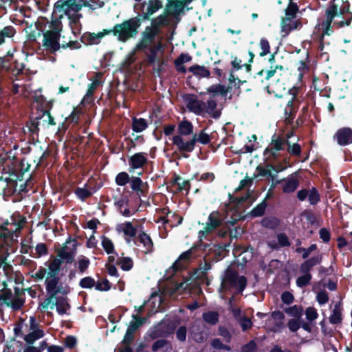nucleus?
<instances>
[{
	"mask_svg": "<svg viewBox=\"0 0 352 352\" xmlns=\"http://www.w3.org/2000/svg\"><path fill=\"white\" fill-rule=\"evenodd\" d=\"M163 8V2L161 0H148L143 1L142 2L135 3L133 6V10L136 15L133 17L129 18L131 21H135L136 32L134 34V38L137 36L139 33V30L142 25L147 21H150V27L157 32L162 33V28L167 27L170 24L168 19V14L165 11L164 13L158 15L156 17H152L157 11Z\"/></svg>",
	"mask_w": 352,
	"mask_h": 352,
	"instance_id": "1",
	"label": "nucleus"
},
{
	"mask_svg": "<svg viewBox=\"0 0 352 352\" xmlns=\"http://www.w3.org/2000/svg\"><path fill=\"white\" fill-rule=\"evenodd\" d=\"M132 19H125L120 23H116L113 28L107 30L104 29L102 32L97 34L85 32L84 33L80 41L87 45H98L101 42V39L106 35L112 34L117 39L122 43H126L131 38H134L136 28L135 21Z\"/></svg>",
	"mask_w": 352,
	"mask_h": 352,
	"instance_id": "2",
	"label": "nucleus"
},
{
	"mask_svg": "<svg viewBox=\"0 0 352 352\" xmlns=\"http://www.w3.org/2000/svg\"><path fill=\"white\" fill-rule=\"evenodd\" d=\"M219 292L221 293L236 289L238 294L242 293L247 287L248 280L245 276H240L239 272L228 266L221 275Z\"/></svg>",
	"mask_w": 352,
	"mask_h": 352,
	"instance_id": "3",
	"label": "nucleus"
},
{
	"mask_svg": "<svg viewBox=\"0 0 352 352\" xmlns=\"http://www.w3.org/2000/svg\"><path fill=\"white\" fill-rule=\"evenodd\" d=\"M288 144V140L283 138V133H274L271 138L269 146L265 148L263 155L267 160H276L278 157L279 151H285Z\"/></svg>",
	"mask_w": 352,
	"mask_h": 352,
	"instance_id": "4",
	"label": "nucleus"
},
{
	"mask_svg": "<svg viewBox=\"0 0 352 352\" xmlns=\"http://www.w3.org/2000/svg\"><path fill=\"white\" fill-rule=\"evenodd\" d=\"M60 278L56 280L55 283H45L46 292L47 294V298L44 301L39 304V308L43 310L47 309L49 305L51 304L52 300L55 298L58 294H62L63 295H67L69 291V287L68 285L63 286V284H59Z\"/></svg>",
	"mask_w": 352,
	"mask_h": 352,
	"instance_id": "5",
	"label": "nucleus"
},
{
	"mask_svg": "<svg viewBox=\"0 0 352 352\" xmlns=\"http://www.w3.org/2000/svg\"><path fill=\"white\" fill-rule=\"evenodd\" d=\"M175 328L176 324L172 320L163 319L150 329L148 336L152 339L166 338L174 333Z\"/></svg>",
	"mask_w": 352,
	"mask_h": 352,
	"instance_id": "6",
	"label": "nucleus"
},
{
	"mask_svg": "<svg viewBox=\"0 0 352 352\" xmlns=\"http://www.w3.org/2000/svg\"><path fill=\"white\" fill-rule=\"evenodd\" d=\"M161 33L147 25L141 32V36L135 45V50L139 52H144L150 45L156 44V38Z\"/></svg>",
	"mask_w": 352,
	"mask_h": 352,
	"instance_id": "7",
	"label": "nucleus"
},
{
	"mask_svg": "<svg viewBox=\"0 0 352 352\" xmlns=\"http://www.w3.org/2000/svg\"><path fill=\"white\" fill-rule=\"evenodd\" d=\"M183 100L186 108L190 112L197 116H203L205 112L206 102L199 100L197 96L194 94H186L183 95Z\"/></svg>",
	"mask_w": 352,
	"mask_h": 352,
	"instance_id": "8",
	"label": "nucleus"
},
{
	"mask_svg": "<svg viewBox=\"0 0 352 352\" xmlns=\"http://www.w3.org/2000/svg\"><path fill=\"white\" fill-rule=\"evenodd\" d=\"M221 223L222 221L220 218L219 212L218 211L212 212L208 217V221L206 223V226L204 228V230H199L198 232L199 241L202 242L203 239H206L207 236L220 227Z\"/></svg>",
	"mask_w": 352,
	"mask_h": 352,
	"instance_id": "9",
	"label": "nucleus"
},
{
	"mask_svg": "<svg viewBox=\"0 0 352 352\" xmlns=\"http://www.w3.org/2000/svg\"><path fill=\"white\" fill-rule=\"evenodd\" d=\"M43 47L44 50L49 54H55L60 50V35L54 32H45L43 34Z\"/></svg>",
	"mask_w": 352,
	"mask_h": 352,
	"instance_id": "10",
	"label": "nucleus"
},
{
	"mask_svg": "<svg viewBox=\"0 0 352 352\" xmlns=\"http://www.w3.org/2000/svg\"><path fill=\"white\" fill-rule=\"evenodd\" d=\"M173 144L176 146L177 150L182 154L185 158H188V153L194 151L195 147V138H191L189 140L185 141L181 135H174L172 138Z\"/></svg>",
	"mask_w": 352,
	"mask_h": 352,
	"instance_id": "11",
	"label": "nucleus"
},
{
	"mask_svg": "<svg viewBox=\"0 0 352 352\" xmlns=\"http://www.w3.org/2000/svg\"><path fill=\"white\" fill-rule=\"evenodd\" d=\"M82 6L96 10V8H94V6L87 0H58L56 1V7L60 8V9L65 8L67 10H73L74 12H78Z\"/></svg>",
	"mask_w": 352,
	"mask_h": 352,
	"instance_id": "12",
	"label": "nucleus"
},
{
	"mask_svg": "<svg viewBox=\"0 0 352 352\" xmlns=\"http://www.w3.org/2000/svg\"><path fill=\"white\" fill-rule=\"evenodd\" d=\"M116 190L118 192L120 197H119L118 195H115L112 196L115 206L124 217H130L132 213L129 209V197L121 193V190L119 188H118Z\"/></svg>",
	"mask_w": 352,
	"mask_h": 352,
	"instance_id": "13",
	"label": "nucleus"
},
{
	"mask_svg": "<svg viewBox=\"0 0 352 352\" xmlns=\"http://www.w3.org/2000/svg\"><path fill=\"white\" fill-rule=\"evenodd\" d=\"M314 267L306 259L300 265V272L302 275L297 278L296 280V285L300 288H304L310 284L312 279V275L310 273Z\"/></svg>",
	"mask_w": 352,
	"mask_h": 352,
	"instance_id": "14",
	"label": "nucleus"
},
{
	"mask_svg": "<svg viewBox=\"0 0 352 352\" xmlns=\"http://www.w3.org/2000/svg\"><path fill=\"white\" fill-rule=\"evenodd\" d=\"M130 187L131 190L136 193L140 198L146 197L149 191V185L146 182H144L140 177L132 176L130 181ZM140 201L141 199H140Z\"/></svg>",
	"mask_w": 352,
	"mask_h": 352,
	"instance_id": "15",
	"label": "nucleus"
},
{
	"mask_svg": "<svg viewBox=\"0 0 352 352\" xmlns=\"http://www.w3.org/2000/svg\"><path fill=\"white\" fill-rule=\"evenodd\" d=\"M62 263L63 261L58 258H54L51 261L48 265V272L45 280V284H54V283H55L56 279L60 278L58 274L60 272Z\"/></svg>",
	"mask_w": 352,
	"mask_h": 352,
	"instance_id": "16",
	"label": "nucleus"
},
{
	"mask_svg": "<svg viewBox=\"0 0 352 352\" xmlns=\"http://www.w3.org/2000/svg\"><path fill=\"white\" fill-rule=\"evenodd\" d=\"M298 173L295 172L287 177L282 179L283 183L282 191L283 193L289 194L296 191L300 185V181L297 178Z\"/></svg>",
	"mask_w": 352,
	"mask_h": 352,
	"instance_id": "17",
	"label": "nucleus"
},
{
	"mask_svg": "<svg viewBox=\"0 0 352 352\" xmlns=\"http://www.w3.org/2000/svg\"><path fill=\"white\" fill-rule=\"evenodd\" d=\"M148 162L146 153H136L129 158V171L142 168Z\"/></svg>",
	"mask_w": 352,
	"mask_h": 352,
	"instance_id": "18",
	"label": "nucleus"
},
{
	"mask_svg": "<svg viewBox=\"0 0 352 352\" xmlns=\"http://www.w3.org/2000/svg\"><path fill=\"white\" fill-rule=\"evenodd\" d=\"M334 138L340 146H346L352 143V129L349 127H343L337 131Z\"/></svg>",
	"mask_w": 352,
	"mask_h": 352,
	"instance_id": "19",
	"label": "nucleus"
},
{
	"mask_svg": "<svg viewBox=\"0 0 352 352\" xmlns=\"http://www.w3.org/2000/svg\"><path fill=\"white\" fill-rule=\"evenodd\" d=\"M162 49V43L161 41H158L156 44L150 45L147 48L145 52L146 59L145 61L148 65H154L157 60V54Z\"/></svg>",
	"mask_w": 352,
	"mask_h": 352,
	"instance_id": "20",
	"label": "nucleus"
},
{
	"mask_svg": "<svg viewBox=\"0 0 352 352\" xmlns=\"http://www.w3.org/2000/svg\"><path fill=\"white\" fill-rule=\"evenodd\" d=\"M30 167L31 164L23 158L19 162V170L13 168L10 175L14 177L16 181H23L25 179L24 175L30 172Z\"/></svg>",
	"mask_w": 352,
	"mask_h": 352,
	"instance_id": "21",
	"label": "nucleus"
},
{
	"mask_svg": "<svg viewBox=\"0 0 352 352\" xmlns=\"http://www.w3.org/2000/svg\"><path fill=\"white\" fill-rule=\"evenodd\" d=\"M137 242L143 245L145 254H151L154 251V245L151 238L144 231H141L138 234L136 241H134V243L138 245Z\"/></svg>",
	"mask_w": 352,
	"mask_h": 352,
	"instance_id": "22",
	"label": "nucleus"
},
{
	"mask_svg": "<svg viewBox=\"0 0 352 352\" xmlns=\"http://www.w3.org/2000/svg\"><path fill=\"white\" fill-rule=\"evenodd\" d=\"M337 16L336 10H325V20L321 23L323 34L329 36L331 34V25L334 19Z\"/></svg>",
	"mask_w": 352,
	"mask_h": 352,
	"instance_id": "23",
	"label": "nucleus"
},
{
	"mask_svg": "<svg viewBox=\"0 0 352 352\" xmlns=\"http://www.w3.org/2000/svg\"><path fill=\"white\" fill-rule=\"evenodd\" d=\"M217 101L213 98V97L210 96L206 102L204 113H207L210 118L215 120L219 119L221 115V109H217Z\"/></svg>",
	"mask_w": 352,
	"mask_h": 352,
	"instance_id": "24",
	"label": "nucleus"
},
{
	"mask_svg": "<svg viewBox=\"0 0 352 352\" xmlns=\"http://www.w3.org/2000/svg\"><path fill=\"white\" fill-rule=\"evenodd\" d=\"M165 11L170 14L177 15L184 12L186 4L181 0H167Z\"/></svg>",
	"mask_w": 352,
	"mask_h": 352,
	"instance_id": "25",
	"label": "nucleus"
},
{
	"mask_svg": "<svg viewBox=\"0 0 352 352\" xmlns=\"http://www.w3.org/2000/svg\"><path fill=\"white\" fill-rule=\"evenodd\" d=\"M68 10L69 11L67 12V10L65 8L60 9V8L56 7V2L54 3V12H62L68 16L71 25H80V19L82 16V14L78 12L70 14L72 11L73 12V10L69 9Z\"/></svg>",
	"mask_w": 352,
	"mask_h": 352,
	"instance_id": "26",
	"label": "nucleus"
},
{
	"mask_svg": "<svg viewBox=\"0 0 352 352\" xmlns=\"http://www.w3.org/2000/svg\"><path fill=\"white\" fill-rule=\"evenodd\" d=\"M55 298L56 299V302L52 300L51 304L49 305L50 309H53L56 307L58 314L64 315L67 314V310L71 307L67 299L64 297H56Z\"/></svg>",
	"mask_w": 352,
	"mask_h": 352,
	"instance_id": "27",
	"label": "nucleus"
},
{
	"mask_svg": "<svg viewBox=\"0 0 352 352\" xmlns=\"http://www.w3.org/2000/svg\"><path fill=\"white\" fill-rule=\"evenodd\" d=\"M342 301H338L334 305L332 313L329 318V322L332 324H338L342 323Z\"/></svg>",
	"mask_w": 352,
	"mask_h": 352,
	"instance_id": "28",
	"label": "nucleus"
},
{
	"mask_svg": "<svg viewBox=\"0 0 352 352\" xmlns=\"http://www.w3.org/2000/svg\"><path fill=\"white\" fill-rule=\"evenodd\" d=\"M71 240V237L69 236L67 239L65 244L69 243ZM67 246L65 245L58 251L57 255L61 261L65 260L67 264H71L74 261L75 252L72 250L67 251Z\"/></svg>",
	"mask_w": 352,
	"mask_h": 352,
	"instance_id": "29",
	"label": "nucleus"
},
{
	"mask_svg": "<svg viewBox=\"0 0 352 352\" xmlns=\"http://www.w3.org/2000/svg\"><path fill=\"white\" fill-rule=\"evenodd\" d=\"M212 252L210 257L211 262H218L222 260L227 254L226 245H213L212 248L210 249Z\"/></svg>",
	"mask_w": 352,
	"mask_h": 352,
	"instance_id": "30",
	"label": "nucleus"
},
{
	"mask_svg": "<svg viewBox=\"0 0 352 352\" xmlns=\"http://www.w3.org/2000/svg\"><path fill=\"white\" fill-rule=\"evenodd\" d=\"M350 2L346 0L345 3L337 9V16H342L347 23V26H349L352 22V12L350 11Z\"/></svg>",
	"mask_w": 352,
	"mask_h": 352,
	"instance_id": "31",
	"label": "nucleus"
},
{
	"mask_svg": "<svg viewBox=\"0 0 352 352\" xmlns=\"http://www.w3.org/2000/svg\"><path fill=\"white\" fill-rule=\"evenodd\" d=\"M193 125L192 122L188 120L184 119L177 126V135L188 136L193 133Z\"/></svg>",
	"mask_w": 352,
	"mask_h": 352,
	"instance_id": "32",
	"label": "nucleus"
},
{
	"mask_svg": "<svg viewBox=\"0 0 352 352\" xmlns=\"http://www.w3.org/2000/svg\"><path fill=\"white\" fill-rule=\"evenodd\" d=\"M297 110L298 107L295 106L292 100H289L285 109V121L287 124L293 123Z\"/></svg>",
	"mask_w": 352,
	"mask_h": 352,
	"instance_id": "33",
	"label": "nucleus"
},
{
	"mask_svg": "<svg viewBox=\"0 0 352 352\" xmlns=\"http://www.w3.org/2000/svg\"><path fill=\"white\" fill-rule=\"evenodd\" d=\"M278 69L283 71L284 70V67L281 65L270 66L268 69H263L258 72H257L256 75L259 76H263V75H265L264 78L261 80L262 82H263L264 80H269L275 75Z\"/></svg>",
	"mask_w": 352,
	"mask_h": 352,
	"instance_id": "34",
	"label": "nucleus"
},
{
	"mask_svg": "<svg viewBox=\"0 0 352 352\" xmlns=\"http://www.w3.org/2000/svg\"><path fill=\"white\" fill-rule=\"evenodd\" d=\"M118 232H122L125 236L131 238H134L137 234L136 228L134 227L131 222L126 221L124 223L120 224L117 227Z\"/></svg>",
	"mask_w": 352,
	"mask_h": 352,
	"instance_id": "35",
	"label": "nucleus"
},
{
	"mask_svg": "<svg viewBox=\"0 0 352 352\" xmlns=\"http://www.w3.org/2000/svg\"><path fill=\"white\" fill-rule=\"evenodd\" d=\"M40 119H41V117H37L34 119H30L25 124V128L28 129V133L30 135L33 137V139H34V136H36V138L38 137V133L40 131V129L38 127L40 122L38 120Z\"/></svg>",
	"mask_w": 352,
	"mask_h": 352,
	"instance_id": "36",
	"label": "nucleus"
},
{
	"mask_svg": "<svg viewBox=\"0 0 352 352\" xmlns=\"http://www.w3.org/2000/svg\"><path fill=\"white\" fill-rule=\"evenodd\" d=\"M9 222L6 221L0 224V247L8 240H10L13 236V231L8 228Z\"/></svg>",
	"mask_w": 352,
	"mask_h": 352,
	"instance_id": "37",
	"label": "nucleus"
},
{
	"mask_svg": "<svg viewBox=\"0 0 352 352\" xmlns=\"http://www.w3.org/2000/svg\"><path fill=\"white\" fill-rule=\"evenodd\" d=\"M192 254V251L191 249L182 252L178 258L173 263L172 265V269L175 272L180 271L183 269L182 265L180 263L182 261H188Z\"/></svg>",
	"mask_w": 352,
	"mask_h": 352,
	"instance_id": "38",
	"label": "nucleus"
},
{
	"mask_svg": "<svg viewBox=\"0 0 352 352\" xmlns=\"http://www.w3.org/2000/svg\"><path fill=\"white\" fill-rule=\"evenodd\" d=\"M266 200H263L260 204L254 207L247 214L248 217L251 218H256L263 216L267 208Z\"/></svg>",
	"mask_w": 352,
	"mask_h": 352,
	"instance_id": "39",
	"label": "nucleus"
},
{
	"mask_svg": "<svg viewBox=\"0 0 352 352\" xmlns=\"http://www.w3.org/2000/svg\"><path fill=\"white\" fill-rule=\"evenodd\" d=\"M212 268V264L210 261H208L204 258V263H201L199 265V267L194 270L193 275L199 274L195 277L196 278H205L207 276V272Z\"/></svg>",
	"mask_w": 352,
	"mask_h": 352,
	"instance_id": "40",
	"label": "nucleus"
},
{
	"mask_svg": "<svg viewBox=\"0 0 352 352\" xmlns=\"http://www.w3.org/2000/svg\"><path fill=\"white\" fill-rule=\"evenodd\" d=\"M261 224L266 228L274 230L280 225V220L273 216L265 217L262 219Z\"/></svg>",
	"mask_w": 352,
	"mask_h": 352,
	"instance_id": "41",
	"label": "nucleus"
},
{
	"mask_svg": "<svg viewBox=\"0 0 352 352\" xmlns=\"http://www.w3.org/2000/svg\"><path fill=\"white\" fill-rule=\"evenodd\" d=\"M132 318L133 320L130 322L127 330L134 333L145 322L146 318H142L138 314H133Z\"/></svg>",
	"mask_w": 352,
	"mask_h": 352,
	"instance_id": "42",
	"label": "nucleus"
},
{
	"mask_svg": "<svg viewBox=\"0 0 352 352\" xmlns=\"http://www.w3.org/2000/svg\"><path fill=\"white\" fill-rule=\"evenodd\" d=\"M188 71L195 76L199 77L208 78L210 76V72L204 66L194 65L188 68Z\"/></svg>",
	"mask_w": 352,
	"mask_h": 352,
	"instance_id": "43",
	"label": "nucleus"
},
{
	"mask_svg": "<svg viewBox=\"0 0 352 352\" xmlns=\"http://www.w3.org/2000/svg\"><path fill=\"white\" fill-rule=\"evenodd\" d=\"M148 127L147 121L144 118H137L135 117L132 119V129L134 132L140 133Z\"/></svg>",
	"mask_w": 352,
	"mask_h": 352,
	"instance_id": "44",
	"label": "nucleus"
},
{
	"mask_svg": "<svg viewBox=\"0 0 352 352\" xmlns=\"http://www.w3.org/2000/svg\"><path fill=\"white\" fill-rule=\"evenodd\" d=\"M16 34V29L12 25L5 26L0 30V45L4 43L6 38H12Z\"/></svg>",
	"mask_w": 352,
	"mask_h": 352,
	"instance_id": "45",
	"label": "nucleus"
},
{
	"mask_svg": "<svg viewBox=\"0 0 352 352\" xmlns=\"http://www.w3.org/2000/svg\"><path fill=\"white\" fill-rule=\"evenodd\" d=\"M44 335V331L42 329H36L25 335L23 339L27 344H33L36 340L43 338Z\"/></svg>",
	"mask_w": 352,
	"mask_h": 352,
	"instance_id": "46",
	"label": "nucleus"
},
{
	"mask_svg": "<svg viewBox=\"0 0 352 352\" xmlns=\"http://www.w3.org/2000/svg\"><path fill=\"white\" fill-rule=\"evenodd\" d=\"M164 348L166 351L172 349L171 343L166 339H158L151 346V350L153 352H157L158 350Z\"/></svg>",
	"mask_w": 352,
	"mask_h": 352,
	"instance_id": "47",
	"label": "nucleus"
},
{
	"mask_svg": "<svg viewBox=\"0 0 352 352\" xmlns=\"http://www.w3.org/2000/svg\"><path fill=\"white\" fill-rule=\"evenodd\" d=\"M298 11V6L296 3L290 2L286 10H285V15L286 18L283 19V21H291L292 19L296 18V14Z\"/></svg>",
	"mask_w": 352,
	"mask_h": 352,
	"instance_id": "48",
	"label": "nucleus"
},
{
	"mask_svg": "<svg viewBox=\"0 0 352 352\" xmlns=\"http://www.w3.org/2000/svg\"><path fill=\"white\" fill-rule=\"evenodd\" d=\"M206 128L200 131L199 133H195L192 135V138H195V142H199L201 144L206 145L211 142V138L209 134L205 132Z\"/></svg>",
	"mask_w": 352,
	"mask_h": 352,
	"instance_id": "49",
	"label": "nucleus"
},
{
	"mask_svg": "<svg viewBox=\"0 0 352 352\" xmlns=\"http://www.w3.org/2000/svg\"><path fill=\"white\" fill-rule=\"evenodd\" d=\"M82 115V111L81 109L78 107H75L73 108L72 113L66 117L67 121L74 125H78L80 122V116Z\"/></svg>",
	"mask_w": 352,
	"mask_h": 352,
	"instance_id": "50",
	"label": "nucleus"
},
{
	"mask_svg": "<svg viewBox=\"0 0 352 352\" xmlns=\"http://www.w3.org/2000/svg\"><path fill=\"white\" fill-rule=\"evenodd\" d=\"M101 245L107 254H114L118 255L117 252L115 251L113 243L108 237L104 235L102 236Z\"/></svg>",
	"mask_w": 352,
	"mask_h": 352,
	"instance_id": "51",
	"label": "nucleus"
},
{
	"mask_svg": "<svg viewBox=\"0 0 352 352\" xmlns=\"http://www.w3.org/2000/svg\"><path fill=\"white\" fill-rule=\"evenodd\" d=\"M116 264L120 267L123 271H129L133 267V261L131 257L126 256L118 258Z\"/></svg>",
	"mask_w": 352,
	"mask_h": 352,
	"instance_id": "52",
	"label": "nucleus"
},
{
	"mask_svg": "<svg viewBox=\"0 0 352 352\" xmlns=\"http://www.w3.org/2000/svg\"><path fill=\"white\" fill-rule=\"evenodd\" d=\"M49 254V250L45 243H39L35 247V253L30 254L32 257L40 258Z\"/></svg>",
	"mask_w": 352,
	"mask_h": 352,
	"instance_id": "53",
	"label": "nucleus"
},
{
	"mask_svg": "<svg viewBox=\"0 0 352 352\" xmlns=\"http://www.w3.org/2000/svg\"><path fill=\"white\" fill-rule=\"evenodd\" d=\"M286 150L290 155L296 157H300L302 153L300 144L297 142L292 144L290 141H288Z\"/></svg>",
	"mask_w": 352,
	"mask_h": 352,
	"instance_id": "54",
	"label": "nucleus"
},
{
	"mask_svg": "<svg viewBox=\"0 0 352 352\" xmlns=\"http://www.w3.org/2000/svg\"><path fill=\"white\" fill-rule=\"evenodd\" d=\"M53 103L52 102H48L47 104V109H42V116H39L38 117H41V118L44 116H47V124L48 125L51 126H55L56 124L54 117L51 115L50 111L52 109Z\"/></svg>",
	"mask_w": 352,
	"mask_h": 352,
	"instance_id": "55",
	"label": "nucleus"
},
{
	"mask_svg": "<svg viewBox=\"0 0 352 352\" xmlns=\"http://www.w3.org/2000/svg\"><path fill=\"white\" fill-rule=\"evenodd\" d=\"M307 198L311 205H316L318 204L320 201V195L318 189L315 187H312L309 190Z\"/></svg>",
	"mask_w": 352,
	"mask_h": 352,
	"instance_id": "56",
	"label": "nucleus"
},
{
	"mask_svg": "<svg viewBox=\"0 0 352 352\" xmlns=\"http://www.w3.org/2000/svg\"><path fill=\"white\" fill-rule=\"evenodd\" d=\"M204 320L212 325L217 324L219 321V314L216 311H208L203 314Z\"/></svg>",
	"mask_w": 352,
	"mask_h": 352,
	"instance_id": "57",
	"label": "nucleus"
},
{
	"mask_svg": "<svg viewBox=\"0 0 352 352\" xmlns=\"http://www.w3.org/2000/svg\"><path fill=\"white\" fill-rule=\"evenodd\" d=\"M284 311L288 315L293 316L296 318H301L303 312L302 307L301 306H298L296 305L285 309Z\"/></svg>",
	"mask_w": 352,
	"mask_h": 352,
	"instance_id": "58",
	"label": "nucleus"
},
{
	"mask_svg": "<svg viewBox=\"0 0 352 352\" xmlns=\"http://www.w3.org/2000/svg\"><path fill=\"white\" fill-rule=\"evenodd\" d=\"M63 16V14L60 16L59 18H56L52 19L50 23L49 28L50 30H47V32H54L58 35H60V32L62 30L63 25L60 20V17Z\"/></svg>",
	"mask_w": 352,
	"mask_h": 352,
	"instance_id": "59",
	"label": "nucleus"
},
{
	"mask_svg": "<svg viewBox=\"0 0 352 352\" xmlns=\"http://www.w3.org/2000/svg\"><path fill=\"white\" fill-rule=\"evenodd\" d=\"M131 179V177H130L127 173L120 172L116 175L115 182L117 185L124 186L126 184L130 183Z\"/></svg>",
	"mask_w": 352,
	"mask_h": 352,
	"instance_id": "60",
	"label": "nucleus"
},
{
	"mask_svg": "<svg viewBox=\"0 0 352 352\" xmlns=\"http://www.w3.org/2000/svg\"><path fill=\"white\" fill-rule=\"evenodd\" d=\"M74 193L76 195V197L82 201H85L87 198L91 197V195H93V192L91 191L86 188L80 187H77L75 189Z\"/></svg>",
	"mask_w": 352,
	"mask_h": 352,
	"instance_id": "61",
	"label": "nucleus"
},
{
	"mask_svg": "<svg viewBox=\"0 0 352 352\" xmlns=\"http://www.w3.org/2000/svg\"><path fill=\"white\" fill-rule=\"evenodd\" d=\"M96 285V280L91 276H86L80 279L79 286L82 289H92Z\"/></svg>",
	"mask_w": 352,
	"mask_h": 352,
	"instance_id": "62",
	"label": "nucleus"
},
{
	"mask_svg": "<svg viewBox=\"0 0 352 352\" xmlns=\"http://www.w3.org/2000/svg\"><path fill=\"white\" fill-rule=\"evenodd\" d=\"M211 346L217 350H225L227 351H231L232 349L230 346L224 344L219 338H214L210 342Z\"/></svg>",
	"mask_w": 352,
	"mask_h": 352,
	"instance_id": "63",
	"label": "nucleus"
},
{
	"mask_svg": "<svg viewBox=\"0 0 352 352\" xmlns=\"http://www.w3.org/2000/svg\"><path fill=\"white\" fill-rule=\"evenodd\" d=\"M259 47L261 49V52L259 53V56L263 57L270 54V45L266 38H261L259 42Z\"/></svg>",
	"mask_w": 352,
	"mask_h": 352,
	"instance_id": "64",
	"label": "nucleus"
}]
</instances>
